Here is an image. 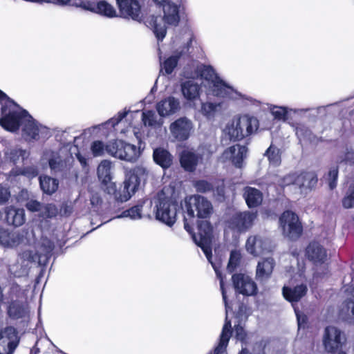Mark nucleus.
<instances>
[{
  "instance_id": "obj_1",
  "label": "nucleus",
  "mask_w": 354,
  "mask_h": 354,
  "mask_svg": "<svg viewBox=\"0 0 354 354\" xmlns=\"http://www.w3.org/2000/svg\"><path fill=\"white\" fill-rule=\"evenodd\" d=\"M198 234H193L192 238L195 243L202 249L207 260L212 265L217 277L220 279V288L225 306V322L223 327L219 342L213 352V354H221L225 351L232 333L231 322L228 320V313L231 309L227 301L226 291L221 274L211 261L212 255L211 248L212 227L208 221H203L198 223Z\"/></svg>"
},
{
  "instance_id": "obj_2",
  "label": "nucleus",
  "mask_w": 354,
  "mask_h": 354,
  "mask_svg": "<svg viewBox=\"0 0 354 354\" xmlns=\"http://www.w3.org/2000/svg\"><path fill=\"white\" fill-rule=\"evenodd\" d=\"M201 84L206 89L207 95L228 98L232 100L248 98L221 80L209 66L202 65L198 68Z\"/></svg>"
},
{
  "instance_id": "obj_3",
  "label": "nucleus",
  "mask_w": 354,
  "mask_h": 354,
  "mask_svg": "<svg viewBox=\"0 0 354 354\" xmlns=\"http://www.w3.org/2000/svg\"><path fill=\"white\" fill-rule=\"evenodd\" d=\"M53 248L54 245L50 240L43 239L36 253L31 250H25L19 255L17 261L10 266L9 271L17 277L26 276L30 264L32 262H37L39 264L45 263Z\"/></svg>"
},
{
  "instance_id": "obj_4",
  "label": "nucleus",
  "mask_w": 354,
  "mask_h": 354,
  "mask_svg": "<svg viewBox=\"0 0 354 354\" xmlns=\"http://www.w3.org/2000/svg\"><path fill=\"white\" fill-rule=\"evenodd\" d=\"M186 215L184 216V227L189 234L193 233L192 220L194 218L195 213L198 218H207L212 214V205L204 196L192 195L185 198L182 205Z\"/></svg>"
},
{
  "instance_id": "obj_5",
  "label": "nucleus",
  "mask_w": 354,
  "mask_h": 354,
  "mask_svg": "<svg viewBox=\"0 0 354 354\" xmlns=\"http://www.w3.org/2000/svg\"><path fill=\"white\" fill-rule=\"evenodd\" d=\"M0 104H1V118L0 125L7 131L14 132L22 125L26 110L17 106L13 101L0 90Z\"/></svg>"
},
{
  "instance_id": "obj_6",
  "label": "nucleus",
  "mask_w": 354,
  "mask_h": 354,
  "mask_svg": "<svg viewBox=\"0 0 354 354\" xmlns=\"http://www.w3.org/2000/svg\"><path fill=\"white\" fill-rule=\"evenodd\" d=\"M259 127L258 120L252 116L244 115L234 117L223 129V134L230 140H239L251 135Z\"/></svg>"
},
{
  "instance_id": "obj_7",
  "label": "nucleus",
  "mask_w": 354,
  "mask_h": 354,
  "mask_svg": "<svg viewBox=\"0 0 354 354\" xmlns=\"http://www.w3.org/2000/svg\"><path fill=\"white\" fill-rule=\"evenodd\" d=\"M147 171L143 167H136L132 170L126 172L122 188L116 194V200L120 202L129 201L136 192L140 181L145 180Z\"/></svg>"
},
{
  "instance_id": "obj_8",
  "label": "nucleus",
  "mask_w": 354,
  "mask_h": 354,
  "mask_svg": "<svg viewBox=\"0 0 354 354\" xmlns=\"http://www.w3.org/2000/svg\"><path fill=\"white\" fill-rule=\"evenodd\" d=\"M154 203L156 218L168 226H172L176 221L178 205L162 195L158 196Z\"/></svg>"
},
{
  "instance_id": "obj_9",
  "label": "nucleus",
  "mask_w": 354,
  "mask_h": 354,
  "mask_svg": "<svg viewBox=\"0 0 354 354\" xmlns=\"http://www.w3.org/2000/svg\"><path fill=\"white\" fill-rule=\"evenodd\" d=\"M211 153L203 148L184 149L180 155V162L182 167L187 171L193 172L196 167L205 165L209 160Z\"/></svg>"
},
{
  "instance_id": "obj_10",
  "label": "nucleus",
  "mask_w": 354,
  "mask_h": 354,
  "mask_svg": "<svg viewBox=\"0 0 354 354\" xmlns=\"http://www.w3.org/2000/svg\"><path fill=\"white\" fill-rule=\"evenodd\" d=\"M279 226L283 234L290 239H297L302 232V225L298 216L291 211H286L281 215Z\"/></svg>"
},
{
  "instance_id": "obj_11",
  "label": "nucleus",
  "mask_w": 354,
  "mask_h": 354,
  "mask_svg": "<svg viewBox=\"0 0 354 354\" xmlns=\"http://www.w3.org/2000/svg\"><path fill=\"white\" fill-rule=\"evenodd\" d=\"M23 119L21 130L26 140H39L49 136L48 129L37 123L28 112L25 113Z\"/></svg>"
},
{
  "instance_id": "obj_12",
  "label": "nucleus",
  "mask_w": 354,
  "mask_h": 354,
  "mask_svg": "<svg viewBox=\"0 0 354 354\" xmlns=\"http://www.w3.org/2000/svg\"><path fill=\"white\" fill-rule=\"evenodd\" d=\"M140 148L136 145L124 142L121 140H113V151L111 156L126 161H135L140 156Z\"/></svg>"
},
{
  "instance_id": "obj_13",
  "label": "nucleus",
  "mask_w": 354,
  "mask_h": 354,
  "mask_svg": "<svg viewBox=\"0 0 354 354\" xmlns=\"http://www.w3.org/2000/svg\"><path fill=\"white\" fill-rule=\"evenodd\" d=\"M257 217V212L249 211L239 212L227 222V227L237 232H245L253 226Z\"/></svg>"
},
{
  "instance_id": "obj_14",
  "label": "nucleus",
  "mask_w": 354,
  "mask_h": 354,
  "mask_svg": "<svg viewBox=\"0 0 354 354\" xmlns=\"http://www.w3.org/2000/svg\"><path fill=\"white\" fill-rule=\"evenodd\" d=\"M245 249L250 254L257 257L272 252L274 246L266 238L260 235H251L246 241Z\"/></svg>"
},
{
  "instance_id": "obj_15",
  "label": "nucleus",
  "mask_w": 354,
  "mask_h": 354,
  "mask_svg": "<svg viewBox=\"0 0 354 354\" xmlns=\"http://www.w3.org/2000/svg\"><path fill=\"white\" fill-rule=\"evenodd\" d=\"M344 337L342 332L335 326H328L325 328L323 335V345L328 353H336L342 350Z\"/></svg>"
},
{
  "instance_id": "obj_16",
  "label": "nucleus",
  "mask_w": 354,
  "mask_h": 354,
  "mask_svg": "<svg viewBox=\"0 0 354 354\" xmlns=\"http://www.w3.org/2000/svg\"><path fill=\"white\" fill-rule=\"evenodd\" d=\"M247 152L248 149L245 146L235 145L223 151L219 157V161L223 163L229 162L236 167H241Z\"/></svg>"
},
{
  "instance_id": "obj_17",
  "label": "nucleus",
  "mask_w": 354,
  "mask_h": 354,
  "mask_svg": "<svg viewBox=\"0 0 354 354\" xmlns=\"http://www.w3.org/2000/svg\"><path fill=\"white\" fill-rule=\"evenodd\" d=\"M120 17L140 21L142 19L141 6L138 0H116Z\"/></svg>"
},
{
  "instance_id": "obj_18",
  "label": "nucleus",
  "mask_w": 354,
  "mask_h": 354,
  "mask_svg": "<svg viewBox=\"0 0 354 354\" xmlns=\"http://www.w3.org/2000/svg\"><path fill=\"white\" fill-rule=\"evenodd\" d=\"M192 130L193 124L192 121L185 117L177 119L169 126V131L172 137L178 141L187 140Z\"/></svg>"
},
{
  "instance_id": "obj_19",
  "label": "nucleus",
  "mask_w": 354,
  "mask_h": 354,
  "mask_svg": "<svg viewBox=\"0 0 354 354\" xmlns=\"http://www.w3.org/2000/svg\"><path fill=\"white\" fill-rule=\"evenodd\" d=\"M232 281L236 291L245 296L254 295L257 292V286L253 279L244 274L232 276Z\"/></svg>"
},
{
  "instance_id": "obj_20",
  "label": "nucleus",
  "mask_w": 354,
  "mask_h": 354,
  "mask_svg": "<svg viewBox=\"0 0 354 354\" xmlns=\"http://www.w3.org/2000/svg\"><path fill=\"white\" fill-rule=\"evenodd\" d=\"M18 344V337L13 327L0 333V354H12Z\"/></svg>"
},
{
  "instance_id": "obj_21",
  "label": "nucleus",
  "mask_w": 354,
  "mask_h": 354,
  "mask_svg": "<svg viewBox=\"0 0 354 354\" xmlns=\"http://www.w3.org/2000/svg\"><path fill=\"white\" fill-rule=\"evenodd\" d=\"M1 219L8 225L15 227L22 225L25 222V212L24 209L15 208L12 206L6 207L0 212Z\"/></svg>"
},
{
  "instance_id": "obj_22",
  "label": "nucleus",
  "mask_w": 354,
  "mask_h": 354,
  "mask_svg": "<svg viewBox=\"0 0 354 354\" xmlns=\"http://www.w3.org/2000/svg\"><path fill=\"white\" fill-rule=\"evenodd\" d=\"M82 8L109 18H113L118 16L114 7L106 1H100L95 4L91 2L90 0H84Z\"/></svg>"
},
{
  "instance_id": "obj_23",
  "label": "nucleus",
  "mask_w": 354,
  "mask_h": 354,
  "mask_svg": "<svg viewBox=\"0 0 354 354\" xmlns=\"http://www.w3.org/2000/svg\"><path fill=\"white\" fill-rule=\"evenodd\" d=\"M275 261L272 257L263 258L259 260L256 268V279L260 283H265L271 277Z\"/></svg>"
},
{
  "instance_id": "obj_24",
  "label": "nucleus",
  "mask_w": 354,
  "mask_h": 354,
  "mask_svg": "<svg viewBox=\"0 0 354 354\" xmlns=\"http://www.w3.org/2000/svg\"><path fill=\"white\" fill-rule=\"evenodd\" d=\"M24 241V232L0 229V244L4 248H13Z\"/></svg>"
},
{
  "instance_id": "obj_25",
  "label": "nucleus",
  "mask_w": 354,
  "mask_h": 354,
  "mask_svg": "<svg viewBox=\"0 0 354 354\" xmlns=\"http://www.w3.org/2000/svg\"><path fill=\"white\" fill-rule=\"evenodd\" d=\"M180 109V101L174 97H168L160 100L156 104V110L161 117L174 115Z\"/></svg>"
},
{
  "instance_id": "obj_26",
  "label": "nucleus",
  "mask_w": 354,
  "mask_h": 354,
  "mask_svg": "<svg viewBox=\"0 0 354 354\" xmlns=\"http://www.w3.org/2000/svg\"><path fill=\"white\" fill-rule=\"evenodd\" d=\"M165 24L176 26L180 21V5L168 1L163 4V17Z\"/></svg>"
},
{
  "instance_id": "obj_27",
  "label": "nucleus",
  "mask_w": 354,
  "mask_h": 354,
  "mask_svg": "<svg viewBox=\"0 0 354 354\" xmlns=\"http://www.w3.org/2000/svg\"><path fill=\"white\" fill-rule=\"evenodd\" d=\"M317 178L313 172H305L297 176L295 183L300 189L301 193H307L315 186Z\"/></svg>"
},
{
  "instance_id": "obj_28",
  "label": "nucleus",
  "mask_w": 354,
  "mask_h": 354,
  "mask_svg": "<svg viewBox=\"0 0 354 354\" xmlns=\"http://www.w3.org/2000/svg\"><path fill=\"white\" fill-rule=\"evenodd\" d=\"M139 111H136L135 112H129L124 111L123 112L118 113L116 117H114L106 122L104 125H111L113 127L118 126V128L116 130H119L124 124L127 122V120L132 119L134 116L138 114ZM104 124L99 125L97 127H93L88 129L91 133H93L97 129H100V127H103Z\"/></svg>"
},
{
  "instance_id": "obj_29",
  "label": "nucleus",
  "mask_w": 354,
  "mask_h": 354,
  "mask_svg": "<svg viewBox=\"0 0 354 354\" xmlns=\"http://www.w3.org/2000/svg\"><path fill=\"white\" fill-rule=\"evenodd\" d=\"M270 111L274 118L278 120L286 121L291 118L292 114L300 115L305 113L308 109H294L286 106H271Z\"/></svg>"
},
{
  "instance_id": "obj_30",
  "label": "nucleus",
  "mask_w": 354,
  "mask_h": 354,
  "mask_svg": "<svg viewBox=\"0 0 354 354\" xmlns=\"http://www.w3.org/2000/svg\"><path fill=\"white\" fill-rule=\"evenodd\" d=\"M201 87L194 80H189L181 84L183 97L189 102H194L200 97Z\"/></svg>"
},
{
  "instance_id": "obj_31",
  "label": "nucleus",
  "mask_w": 354,
  "mask_h": 354,
  "mask_svg": "<svg viewBox=\"0 0 354 354\" xmlns=\"http://www.w3.org/2000/svg\"><path fill=\"white\" fill-rule=\"evenodd\" d=\"M306 255L315 263H323L326 259V251L319 243H311L306 248Z\"/></svg>"
},
{
  "instance_id": "obj_32",
  "label": "nucleus",
  "mask_w": 354,
  "mask_h": 354,
  "mask_svg": "<svg viewBox=\"0 0 354 354\" xmlns=\"http://www.w3.org/2000/svg\"><path fill=\"white\" fill-rule=\"evenodd\" d=\"M243 197L245 200L246 204L250 208L256 207L260 205L263 201L262 192L251 187H246L244 188Z\"/></svg>"
},
{
  "instance_id": "obj_33",
  "label": "nucleus",
  "mask_w": 354,
  "mask_h": 354,
  "mask_svg": "<svg viewBox=\"0 0 354 354\" xmlns=\"http://www.w3.org/2000/svg\"><path fill=\"white\" fill-rule=\"evenodd\" d=\"M307 287L305 285H299L294 288L284 286L282 290L283 297L288 301L293 303L298 301L304 297L307 292Z\"/></svg>"
},
{
  "instance_id": "obj_34",
  "label": "nucleus",
  "mask_w": 354,
  "mask_h": 354,
  "mask_svg": "<svg viewBox=\"0 0 354 354\" xmlns=\"http://www.w3.org/2000/svg\"><path fill=\"white\" fill-rule=\"evenodd\" d=\"M113 141L104 143L101 140L92 142L90 146L91 151L94 157L102 156L105 153L111 156V151H113Z\"/></svg>"
},
{
  "instance_id": "obj_35",
  "label": "nucleus",
  "mask_w": 354,
  "mask_h": 354,
  "mask_svg": "<svg viewBox=\"0 0 354 354\" xmlns=\"http://www.w3.org/2000/svg\"><path fill=\"white\" fill-rule=\"evenodd\" d=\"M112 163L107 160H102L97 167V173L100 180L104 185L110 183L111 176Z\"/></svg>"
},
{
  "instance_id": "obj_36",
  "label": "nucleus",
  "mask_w": 354,
  "mask_h": 354,
  "mask_svg": "<svg viewBox=\"0 0 354 354\" xmlns=\"http://www.w3.org/2000/svg\"><path fill=\"white\" fill-rule=\"evenodd\" d=\"M153 157L156 163L164 169L169 167L172 163L171 155L169 151L162 148L155 149Z\"/></svg>"
},
{
  "instance_id": "obj_37",
  "label": "nucleus",
  "mask_w": 354,
  "mask_h": 354,
  "mask_svg": "<svg viewBox=\"0 0 354 354\" xmlns=\"http://www.w3.org/2000/svg\"><path fill=\"white\" fill-rule=\"evenodd\" d=\"M39 183L43 192L48 194H53L57 189L59 185L57 179L47 176H40Z\"/></svg>"
},
{
  "instance_id": "obj_38",
  "label": "nucleus",
  "mask_w": 354,
  "mask_h": 354,
  "mask_svg": "<svg viewBox=\"0 0 354 354\" xmlns=\"http://www.w3.org/2000/svg\"><path fill=\"white\" fill-rule=\"evenodd\" d=\"M142 120L145 126L153 128L160 127L163 123L162 120L158 118L155 112L152 111H143L142 113Z\"/></svg>"
},
{
  "instance_id": "obj_39",
  "label": "nucleus",
  "mask_w": 354,
  "mask_h": 354,
  "mask_svg": "<svg viewBox=\"0 0 354 354\" xmlns=\"http://www.w3.org/2000/svg\"><path fill=\"white\" fill-rule=\"evenodd\" d=\"M341 315L347 322L354 324V299H348L344 302Z\"/></svg>"
},
{
  "instance_id": "obj_40",
  "label": "nucleus",
  "mask_w": 354,
  "mask_h": 354,
  "mask_svg": "<svg viewBox=\"0 0 354 354\" xmlns=\"http://www.w3.org/2000/svg\"><path fill=\"white\" fill-rule=\"evenodd\" d=\"M5 155L10 161L17 163L20 160H23L27 156L28 153L25 150L15 147L8 149L5 152Z\"/></svg>"
},
{
  "instance_id": "obj_41",
  "label": "nucleus",
  "mask_w": 354,
  "mask_h": 354,
  "mask_svg": "<svg viewBox=\"0 0 354 354\" xmlns=\"http://www.w3.org/2000/svg\"><path fill=\"white\" fill-rule=\"evenodd\" d=\"M221 106L220 103L204 102L201 104V112L207 118H212Z\"/></svg>"
},
{
  "instance_id": "obj_42",
  "label": "nucleus",
  "mask_w": 354,
  "mask_h": 354,
  "mask_svg": "<svg viewBox=\"0 0 354 354\" xmlns=\"http://www.w3.org/2000/svg\"><path fill=\"white\" fill-rule=\"evenodd\" d=\"M265 154L268 157L270 165L274 167L280 165L281 154L280 151L277 147L270 145V147L266 151Z\"/></svg>"
},
{
  "instance_id": "obj_43",
  "label": "nucleus",
  "mask_w": 354,
  "mask_h": 354,
  "mask_svg": "<svg viewBox=\"0 0 354 354\" xmlns=\"http://www.w3.org/2000/svg\"><path fill=\"white\" fill-rule=\"evenodd\" d=\"M160 21L161 19L160 17H156L152 19L153 32L158 40H162L166 35L165 24H161Z\"/></svg>"
},
{
  "instance_id": "obj_44",
  "label": "nucleus",
  "mask_w": 354,
  "mask_h": 354,
  "mask_svg": "<svg viewBox=\"0 0 354 354\" xmlns=\"http://www.w3.org/2000/svg\"><path fill=\"white\" fill-rule=\"evenodd\" d=\"M180 54L170 56L162 64L161 71H165L166 74H171L176 67Z\"/></svg>"
},
{
  "instance_id": "obj_45",
  "label": "nucleus",
  "mask_w": 354,
  "mask_h": 354,
  "mask_svg": "<svg viewBox=\"0 0 354 354\" xmlns=\"http://www.w3.org/2000/svg\"><path fill=\"white\" fill-rule=\"evenodd\" d=\"M8 313L10 317L18 319L24 316L26 310L21 304L13 302L9 306Z\"/></svg>"
},
{
  "instance_id": "obj_46",
  "label": "nucleus",
  "mask_w": 354,
  "mask_h": 354,
  "mask_svg": "<svg viewBox=\"0 0 354 354\" xmlns=\"http://www.w3.org/2000/svg\"><path fill=\"white\" fill-rule=\"evenodd\" d=\"M141 208L142 206L140 205L134 206L129 209L124 211L120 215L118 216L117 218L129 217L133 220L140 219L142 217Z\"/></svg>"
},
{
  "instance_id": "obj_47",
  "label": "nucleus",
  "mask_w": 354,
  "mask_h": 354,
  "mask_svg": "<svg viewBox=\"0 0 354 354\" xmlns=\"http://www.w3.org/2000/svg\"><path fill=\"white\" fill-rule=\"evenodd\" d=\"M241 258V252L239 250H232L230 253L229 262L227 269L229 272H232L234 270L236 266L239 264Z\"/></svg>"
},
{
  "instance_id": "obj_48",
  "label": "nucleus",
  "mask_w": 354,
  "mask_h": 354,
  "mask_svg": "<svg viewBox=\"0 0 354 354\" xmlns=\"http://www.w3.org/2000/svg\"><path fill=\"white\" fill-rule=\"evenodd\" d=\"M49 166L54 171H62L64 170L66 162L62 161L60 157H53L48 160Z\"/></svg>"
},
{
  "instance_id": "obj_49",
  "label": "nucleus",
  "mask_w": 354,
  "mask_h": 354,
  "mask_svg": "<svg viewBox=\"0 0 354 354\" xmlns=\"http://www.w3.org/2000/svg\"><path fill=\"white\" fill-rule=\"evenodd\" d=\"M58 213L57 207L53 204H47L42 205L40 215L44 217L52 218Z\"/></svg>"
},
{
  "instance_id": "obj_50",
  "label": "nucleus",
  "mask_w": 354,
  "mask_h": 354,
  "mask_svg": "<svg viewBox=\"0 0 354 354\" xmlns=\"http://www.w3.org/2000/svg\"><path fill=\"white\" fill-rule=\"evenodd\" d=\"M345 208H354V184L350 186L347 195L342 200Z\"/></svg>"
},
{
  "instance_id": "obj_51",
  "label": "nucleus",
  "mask_w": 354,
  "mask_h": 354,
  "mask_svg": "<svg viewBox=\"0 0 354 354\" xmlns=\"http://www.w3.org/2000/svg\"><path fill=\"white\" fill-rule=\"evenodd\" d=\"M84 2V0H50V3H53L61 6H72L82 7Z\"/></svg>"
},
{
  "instance_id": "obj_52",
  "label": "nucleus",
  "mask_w": 354,
  "mask_h": 354,
  "mask_svg": "<svg viewBox=\"0 0 354 354\" xmlns=\"http://www.w3.org/2000/svg\"><path fill=\"white\" fill-rule=\"evenodd\" d=\"M338 169L337 167H331L328 174V185L330 189H334L337 185Z\"/></svg>"
},
{
  "instance_id": "obj_53",
  "label": "nucleus",
  "mask_w": 354,
  "mask_h": 354,
  "mask_svg": "<svg viewBox=\"0 0 354 354\" xmlns=\"http://www.w3.org/2000/svg\"><path fill=\"white\" fill-rule=\"evenodd\" d=\"M194 187L198 192H206L212 189V185L206 180H198L194 183Z\"/></svg>"
},
{
  "instance_id": "obj_54",
  "label": "nucleus",
  "mask_w": 354,
  "mask_h": 354,
  "mask_svg": "<svg viewBox=\"0 0 354 354\" xmlns=\"http://www.w3.org/2000/svg\"><path fill=\"white\" fill-rule=\"evenodd\" d=\"M19 174L26 176L28 178H32L37 176L38 170L35 167L30 166L21 170Z\"/></svg>"
},
{
  "instance_id": "obj_55",
  "label": "nucleus",
  "mask_w": 354,
  "mask_h": 354,
  "mask_svg": "<svg viewBox=\"0 0 354 354\" xmlns=\"http://www.w3.org/2000/svg\"><path fill=\"white\" fill-rule=\"evenodd\" d=\"M297 176L295 174H290L284 176L282 179H281L279 182V184L281 187L288 186L290 185H295V181L297 178Z\"/></svg>"
},
{
  "instance_id": "obj_56",
  "label": "nucleus",
  "mask_w": 354,
  "mask_h": 354,
  "mask_svg": "<svg viewBox=\"0 0 354 354\" xmlns=\"http://www.w3.org/2000/svg\"><path fill=\"white\" fill-rule=\"evenodd\" d=\"M42 205L39 202L37 201H30L26 203V207L31 212H39L41 213Z\"/></svg>"
},
{
  "instance_id": "obj_57",
  "label": "nucleus",
  "mask_w": 354,
  "mask_h": 354,
  "mask_svg": "<svg viewBox=\"0 0 354 354\" xmlns=\"http://www.w3.org/2000/svg\"><path fill=\"white\" fill-rule=\"evenodd\" d=\"M10 197V193L6 187L0 185V204L6 203Z\"/></svg>"
},
{
  "instance_id": "obj_58",
  "label": "nucleus",
  "mask_w": 354,
  "mask_h": 354,
  "mask_svg": "<svg viewBox=\"0 0 354 354\" xmlns=\"http://www.w3.org/2000/svg\"><path fill=\"white\" fill-rule=\"evenodd\" d=\"M234 333H235V337L236 338L243 342L245 339V337L246 336L245 332L243 328V326L240 325H237L234 326Z\"/></svg>"
},
{
  "instance_id": "obj_59",
  "label": "nucleus",
  "mask_w": 354,
  "mask_h": 354,
  "mask_svg": "<svg viewBox=\"0 0 354 354\" xmlns=\"http://www.w3.org/2000/svg\"><path fill=\"white\" fill-rule=\"evenodd\" d=\"M295 311L297 318L298 327L299 328H301L306 322V316L299 314V313L295 308Z\"/></svg>"
},
{
  "instance_id": "obj_60",
  "label": "nucleus",
  "mask_w": 354,
  "mask_h": 354,
  "mask_svg": "<svg viewBox=\"0 0 354 354\" xmlns=\"http://www.w3.org/2000/svg\"><path fill=\"white\" fill-rule=\"evenodd\" d=\"M76 157L78 159L79 162H80V164L83 166V167H85L87 165V162H86V158L85 157H84L80 152H78L77 154H76Z\"/></svg>"
},
{
  "instance_id": "obj_61",
  "label": "nucleus",
  "mask_w": 354,
  "mask_h": 354,
  "mask_svg": "<svg viewBox=\"0 0 354 354\" xmlns=\"http://www.w3.org/2000/svg\"><path fill=\"white\" fill-rule=\"evenodd\" d=\"M100 201L98 196H93L91 198V203L93 205H97Z\"/></svg>"
},
{
  "instance_id": "obj_62",
  "label": "nucleus",
  "mask_w": 354,
  "mask_h": 354,
  "mask_svg": "<svg viewBox=\"0 0 354 354\" xmlns=\"http://www.w3.org/2000/svg\"><path fill=\"white\" fill-rule=\"evenodd\" d=\"M153 1L156 4H158V5H163L167 2V0H153Z\"/></svg>"
},
{
  "instance_id": "obj_63",
  "label": "nucleus",
  "mask_w": 354,
  "mask_h": 354,
  "mask_svg": "<svg viewBox=\"0 0 354 354\" xmlns=\"http://www.w3.org/2000/svg\"><path fill=\"white\" fill-rule=\"evenodd\" d=\"M333 354H346L342 350H339L336 353H332Z\"/></svg>"
},
{
  "instance_id": "obj_64",
  "label": "nucleus",
  "mask_w": 354,
  "mask_h": 354,
  "mask_svg": "<svg viewBox=\"0 0 354 354\" xmlns=\"http://www.w3.org/2000/svg\"><path fill=\"white\" fill-rule=\"evenodd\" d=\"M120 132H121V133H125V131H124L123 129H122V128H121V129H120Z\"/></svg>"
}]
</instances>
